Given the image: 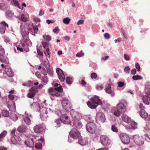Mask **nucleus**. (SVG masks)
Here are the masks:
<instances>
[{
    "label": "nucleus",
    "instance_id": "3c124183",
    "mask_svg": "<svg viewBox=\"0 0 150 150\" xmlns=\"http://www.w3.org/2000/svg\"><path fill=\"white\" fill-rule=\"evenodd\" d=\"M33 27L35 32L34 33H37V32L38 31V28L37 26L36 25H34L33 24Z\"/></svg>",
    "mask_w": 150,
    "mask_h": 150
},
{
    "label": "nucleus",
    "instance_id": "a18cd8bd",
    "mask_svg": "<svg viewBox=\"0 0 150 150\" xmlns=\"http://www.w3.org/2000/svg\"><path fill=\"white\" fill-rule=\"evenodd\" d=\"M5 53L4 50L2 46L0 45V56H2Z\"/></svg>",
    "mask_w": 150,
    "mask_h": 150
},
{
    "label": "nucleus",
    "instance_id": "0eeeda50",
    "mask_svg": "<svg viewBox=\"0 0 150 150\" xmlns=\"http://www.w3.org/2000/svg\"><path fill=\"white\" fill-rule=\"evenodd\" d=\"M135 143L139 146H142L144 143V139L138 136H135L134 138Z\"/></svg>",
    "mask_w": 150,
    "mask_h": 150
},
{
    "label": "nucleus",
    "instance_id": "e2e57ef3",
    "mask_svg": "<svg viewBox=\"0 0 150 150\" xmlns=\"http://www.w3.org/2000/svg\"><path fill=\"white\" fill-rule=\"evenodd\" d=\"M8 97L10 100H12L14 99V96L13 95L9 94L8 95Z\"/></svg>",
    "mask_w": 150,
    "mask_h": 150
},
{
    "label": "nucleus",
    "instance_id": "6e6552de",
    "mask_svg": "<svg viewBox=\"0 0 150 150\" xmlns=\"http://www.w3.org/2000/svg\"><path fill=\"white\" fill-rule=\"evenodd\" d=\"M21 33L23 38V40L24 42H26L28 39V36L29 32L26 31L24 28H21Z\"/></svg>",
    "mask_w": 150,
    "mask_h": 150
},
{
    "label": "nucleus",
    "instance_id": "c9c22d12",
    "mask_svg": "<svg viewBox=\"0 0 150 150\" xmlns=\"http://www.w3.org/2000/svg\"><path fill=\"white\" fill-rule=\"evenodd\" d=\"M132 79L134 80H137L142 79V76L139 75H137L133 76H132Z\"/></svg>",
    "mask_w": 150,
    "mask_h": 150
},
{
    "label": "nucleus",
    "instance_id": "393cba45",
    "mask_svg": "<svg viewBox=\"0 0 150 150\" xmlns=\"http://www.w3.org/2000/svg\"><path fill=\"white\" fill-rule=\"evenodd\" d=\"M139 114L140 116L143 118H146L148 117V114L144 109L141 110Z\"/></svg>",
    "mask_w": 150,
    "mask_h": 150
},
{
    "label": "nucleus",
    "instance_id": "69168bd1",
    "mask_svg": "<svg viewBox=\"0 0 150 150\" xmlns=\"http://www.w3.org/2000/svg\"><path fill=\"white\" fill-rule=\"evenodd\" d=\"M104 37L105 38L107 39H108L110 38V35L108 33H105L104 35Z\"/></svg>",
    "mask_w": 150,
    "mask_h": 150
},
{
    "label": "nucleus",
    "instance_id": "c756f323",
    "mask_svg": "<svg viewBox=\"0 0 150 150\" xmlns=\"http://www.w3.org/2000/svg\"><path fill=\"white\" fill-rule=\"evenodd\" d=\"M23 120L27 125H29L31 124V120L30 119L27 117H24Z\"/></svg>",
    "mask_w": 150,
    "mask_h": 150
},
{
    "label": "nucleus",
    "instance_id": "774afa93",
    "mask_svg": "<svg viewBox=\"0 0 150 150\" xmlns=\"http://www.w3.org/2000/svg\"><path fill=\"white\" fill-rule=\"evenodd\" d=\"M47 42H42V44L44 48H46L47 46Z\"/></svg>",
    "mask_w": 150,
    "mask_h": 150
},
{
    "label": "nucleus",
    "instance_id": "a211bd4d",
    "mask_svg": "<svg viewBox=\"0 0 150 150\" xmlns=\"http://www.w3.org/2000/svg\"><path fill=\"white\" fill-rule=\"evenodd\" d=\"M25 144L27 146L32 147L34 145V142L33 139L28 138L25 142Z\"/></svg>",
    "mask_w": 150,
    "mask_h": 150
},
{
    "label": "nucleus",
    "instance_id": "6ab92c4d",
    "mask_svg": "<svg viewBox=\"0 0 150 150\" xmlns=\"http://www.w3.org/2000/svg\"><path fill=\"white\" fill-rule=\"evenodd\" d=\"M79 143L81 145L85 146L88 144V142L86 138H80L78 139Z\"/></svg>",
    "mask_w": 150,
    "mask_h": 150
},
{
    "label": "nucleus",
    "instance_id": "7c9ffc66",
    "mask_svg": "<svg viewBox=\"0 0 150 150\" xmlns=\"http://www.w3.org/2000/svg\"><path fill=\"white\" fill-rule=\"evenodd\" d=\"M105 91L107 93H110L111 92V86L110 84L108 83L106 85Z\"/></svg>",
    "mask_w": 150,
    "mask_h": 150
},
{
    "label": "nucleus",
    "instance_id": "20e7f679",
    "mask_svg": "<svg viewBox=\"0 0 150 150\" xmlns=\"http://www.w3.org/2000/svg\"><path fill=\"white\" fill-rule=\"evenodd\" d=\"M70 136L72 138L74 139H77L80 136L79 131L74 128H73L69 133Z\"/></svg>",
    "mask_w": 150,
    "mask_h": 150
},
{
    "label": "nucleus",
    "instance_id": "4be33fe9",
    "mask_svg": "<svg viewBox=\"0 0 150 150\" xmlns=\"http://www.w3.org/2000/svg\"><path fill=\"white\" fill-rule=\"evenodd\" d=\"M80 119H76L74 120L73 122V125L77 128H80L82 126V124L80 121H79Z\"/></svg>",
    "mask_w": 150,
    "mask_h": 150
},
{
    "label": "nucleus",
    "instance_id": "49530a36",
    "mask_svg": "<svg viewBox=\"0 0 150 150\" xmlns=\"http://www.w3.org/2000/svg\"><path fill=\"white\" fill-rule=\"evenodd\" d=\"M84 55V53L83 52L81 51H80L78 53L76 54V56L78 57H81Z\"/></svg>",
    "mask_w": 150,
    "mask_h": 150
},
{
    "label": "nucleus",
    "instance_id": "ea45409f",
    "mask_svg": "<svg viewBox=\"0 0 150 150\" xmlns=\"http://www.w3.org/2000/svg\"><path fill=\"white\" fill-rule=\"evenodd\" d=\"M31 107L32 108H34L38 107L40 108V106L36 102H33L31 105Z\"/></svg>",
    "mask_w": 150,
    "mask_h": 150
},
{
    "label": "nucleus",
    "instance_id": "4d7b16f0",
    "mask_svg": "<svg viewBox=\"0 0 150 150\" xmlns=\"http://www.w3.org/2000/svg\"><path fill=\"white\" fill-rule=\"evenodd\" d=\"M118 86L120 87H121L125 85V83L124 82H122L121 81L119 82L118 83Z\"/></svg>",
    "mask_w": 150,
    "mask_h": 150
},
{
    "label": "nucleus",
    "instance_id": "cd10ccee",
    "mask_svg": "<svg viewBox=\"0 0 150 150\" xmlns=\"http://www.w3.org/2000/svg\"><path fill=\"white\" fill-rule=\"evenodd\" d=\"M26 130V128L25 126H22L19 127L17 129V130L20 132H24Z\"/></svg>",
    "mask_w": 150,
    "mask_h": 150
},
{
    "label": "nucleus",
    "instance_id": "09e8293b",
    "mask_svg": "<svg viewBox=\"0 0 150 150\" xmlns=\"http://www.w3.org/2000/svg\"><path fill=\"white\" fill-rule=\"evenodd\" d=\"M97 74L95 73H92L91 74V77L92 79H96L97 77Z\"/></svg>",
    "mask_w": 150,
    "mask_h": 150
},
{
    "label": "nucleus",
    "instance_id": "4c0bfd02",
    "mask_svg": "<svg viewBox=\"0 0 150 150\" xmlns=\"http://www.w3.org/2000/svg\"><path fill=\"white\" fill-rule=\"evenodd\" d=\"M11 3L12 4H13L14 5L18 7L19 9H23V8H21L18 2L16 1H14L13 0V1L11 2Z\"/></svg>",
    "mask_w": 150,
    "mask_h": 150
},
{
    "label": "nucleus",
    "instance_id": "bf43d9fd",
    "mask_svg": "<svg viewBox=\"0 0 150 150\" xmlns=\"http://www.w3.org/2000/svg\"><path fill=\"white\" fill-rule=\"evenodd\" d=\"M62 122L61 119H57L55 121L56 123L58 125H59Z\"/></svg>",
    "mask_w": 150,
    "mask_h": 150
},
{
    "label": "nucleus",
    "instance_id": "423d86ee",
    "mask_svg": "<svg viewBox=\"0 0 150 150\" xmlns=\"http://www.w3.org/2000/svg\"><path fill=\"white\" fill-rule=\"evenodd\" d=\"M71 115L73 120L80 119L81 117V114L74 109L71 110L70 111Z\"/></svg>",
    "mask_w": 150,
    "mask_h": 150
},
{
    "label": "nucleus",
    "instance_id": "b1692460",
    "mask_svg": "<svg viewBox=\"0 0 150 150\" xmlns=\"http://www.w3.org/2000/svg\"><path fill=\"white\" fill-rule=\"evenodd\" d=\"M87 105L89 108L91 109L96 108L97 105L96 104H95V103L93 101L91 100V99L90 101L88 102Z\"/></svg>",
    "mask_w": 150,
    "mask_h": 150
},
{
    "label": "nucleus",
    "instance_id": "dca6fc26",
    "mask_svg": "<svg viewBox=\"0 0 150 150\" xmlns=\"http://www.w3.org/2000/svg\"><path fill=\"white\" fill-rule=\"evenodd\" d=\"M6 26L8 27V25L5 21H3L0 23V33L3 34L5 33Z\"/></svg>",
    "mask_w": 150,
    "mask_h": 150
},
{
    "label": "nucleus",
    "instance_id": "052dcab7",
    "mask_svg": "<svg viewBox=\"0 0 150 150\" xmlns=\"http://www.w3.org/2000/svg\"><path fill=\"white\" fill-rule=\"evenodd\" d=\"M41 72L45 76L47 75V72L46 69L45 68H43L41 71Z\"/></svg>",
    "mask_w": 150,
    "mask_h": 150
},
{
    "label": "nucleus",
    "instance_id": "5701e85b",
    "mask_svg": "<svg viewBox=\"0 0 150 150\" xmlns=\"http://www.w3.org/2000/svg\"><path fill=\"white\" fill-rule=\"evenodd\" d=\"M121 117L122 119L126 123H129L131 121L130 118L125 114L122 115Z\"/></svg>",
    "mask_w": 150,
    "mask_h": 150
},
{
    "label": "nucleus",
    "instance_id": "1a4fd4ad",
    "mask_svg": "<svg viewBox=\"0 0 150 150\" xmlns=\"http://www.w3.org/2000/svg\"><path fill=\"white\" fill-rule=\"evenodd\" d=\"M60 119L62 122L64 124H69L71 123L70 120L67 114H62Z\"/></svg>",
    "mask_w": 150,
    "mask_h": 150
},
{
    "label": "nucleus",
    "instance_id": "a19ab883",
    "mask_svg": "<svg viewBox=\"0 0 150 150\" xmlns=\"http://www.w3.org/2000/svg\"><path fill=\"white\" fill-rule=\"evenodd\" d=\"M35 148L38 149H42V144L40 142L36 143L35 146Z\"/></svg>",
    "mask_w": 150,
    "mask_h": 150
},
{
    "label": "nucleus",
    "instance_id": "f03ea898",
    "mask_svg": "<svg viewBox=\"0 0 150 150\" xmlns=\"http://www.w3.org/2000/svg\"><path fill=\"white\" fill-rule=\"evenodd\" d=\"M86 128L87 130L90 133H94L96 129V126L95 123L91 122L88 123Z\"/></svg>",
    "mask_w": 150,
    "mask_h": 150
},
{
    "label": "nucleus",
    "instance_id": "680f3d73",
    "mask_svg": "<svg viewBox=\"0 0 150 150\" xmlns=\"http://www.w3.org/2000/svg\"><path fill=\"white\" fill-rule=\"evenodd\" d=\"M125 59L126 60H129L130 59L129 56L126 54H125L124 55Z\"/></svg>",
    "mask_w": 150,
    "mask_h": 150
},
{
    "label": "nucleus",
    "instance_id": "412c9836",
    "mask_svg": "<svg viewBox=\"0 0 150 150\" xmlns=\"http://www.w3.org/2000/svg\"><path fill=\"white\" fill-rule=\"evenodd\" d=\"M36 89L33 88H31L30 90V92L28 94V96L29 98H32L33 97L35 93Z\"/></svg>",
    "mask_w": 150,
    "mask_h": 150
},
{
    "label": "nucleus",
    "instance_id": "f3484780",
    "mask_svg": "<svg viewBox=\"0 0 150 150\" xmlns=\"http://www.w3.org/2000/svg\"><path fill=\"white\" fill-rule=\"evenodd\" d=\"M117 110H119L121 112H124L126 110L125 106L122 103H120L117 105Z\"/></svg>",
    "mask_w": 150,
    "mask_h": 150
},
{
    "label": "nucleus",
    "instance_id": "a878e982",
    "mask_svg": "<svg viewBox=\"0 0 150 150\" xmlns=\"http://www.w3.org/2000/svg\"><path fill=\"white\" fill-rule=\"evenodd\" d=\"M50 91H56L62 93L63 92V88L61 86H59V87L55 88H50Z\"/></svg>",
    "mask_w": 150,
    "mask_h": 150
},
{
    "label": "nucleus",
    "instance_id": "6e6d98bb",
    "mask_svg": "<svg viewBox=\"0 0 150 150\" xmlns=\"http://www.w3.org/2000/svg\"><path fill=\"white\" fill-rule=\"evenodd\" d=\"M37 51L38 55L41 57H42L43 55V53L42 52L40 51L39 49H37Z\"/></svg>",
    "mask_w": 150,
    "mask_h": 150
},
{
    "label": "nucleus",
    "instance_id": "338daca9",
    "mask_svg": "<svg viewBox=\"0 0 150 150\" xmlns=\"http://www.w3.org/2000/svg\"><path fill=\"white\" fill-rule=\"evenodd\" d=\"M35 75L38 78H40L41 77V74L39 72H36L35 73Z\"/></svg>",
    "mask_w": 150,
    "mask_h": 150
},
{
    "label": "nucleus",
    "instance_id": "bb28decb",
    "mask_svg": "<svg viewBox=\"0 0 150 150\" xmlns=\"http://www.w3.org/2000/svg\"><path fill=\"white\" fill-rule=\"evenodd\" d=\"M142 100L144 103L147 105L150 103V98L146 96H143L142 97Z\"/></svg>",
    "mask_w": 150,
    "mask_h": 150
},
{
    "label": "nucleus",
    "instance_id": "9b49d317",
    "mask_svg": "<svg viewBox=\"0 0 150 150\" xmlns=\"http://www.w3.org/2000/svg\"><path fill=\"white\" fill-rule=\"evenodd\" d=\"M100 139L101 143L104 146H107L109 144L108 142V138L106 136L104 135H101L100 137Z\"/></svg>",
    "mask_w": 150,
    "mask_h": 150
},
{
    "label": "nucleus",
    "instance_id": "79ce46f5",
    "mask_svg": "<svg viewBox=\"0 0 150 150\" xmlns=\"http://www.w3.org/2000/svg\"><path fill=\"white\" fill-rule=\"evenodd\" d=\"M122 112H121V111L118 110L115 111L113 113L114 115L116 117H119L120 115L121 114Z\"/></svg>",
    "mask_w": 150,
    "mask_h": 150
},
{
    "label": "nucleus",
    "instance_id": "58836bf2",
    "mask_svg": "<svg viewBox=\"0 0 150 150\" xmlns=\"http://www.w3.org/2000/svg\"><path fill=\"white\" fill-rule=\"evenodd\" d=\"M21 20L24 22H26L28 21L27 18L23 14H22L21 15Z\"/></svg>",
    "mask_w": 150,
    "mask_h": 150
},
{
    "label": "nucleus",
    "instance_id": "de8ad7c7",
    "mask_svg": "<svg viewBox=\"0 0 150 150\" xmlns=\"http://www.w3.org/2000/svg\"><path fill=\"white\" fill-rule=\"evenodd\" d=\"M130 70V69L129 68V67L128 66H127L125 67V68L124 71L127 74H129Z\"/></svg>",
    "mask_w": 150,
    "mask_h": 150
},
{
    "label": "nucleus",
    "instance_id": "4468645a",
    "mask_svg": "<svg viewBox=\"0 0 150 150\" xmlns=\"http://www.w3.org/2000/svg\"><path fill=\"white\" fill-rule=\"evenodd\" d=\"M48 93L49 94L52 96H56L57 97H60L62 96L61 94L62 93L59 92L57 91H50V88L49 89L48 91Z\"/></svg>",
    "mask_w": 150,
    "mask_h": 150
},
{
    "label": "nucleus",
    "instance_id": "0e129e2a",
    "mask_svg": "<svg viewBox=\"0 0 150 150\" xmlns=\"http://www.w3.org/2000/svg\"><path fill=\"white\" fill-rule=\"evenodd\" d=\"M96 88L98 90H100L103 88V86L102 85L100 86L97 85L96 86Z\"/></svg>",
    "mask_w": 150,
    "mask_h": 150
},
{
    "label": "nucleus",
    "instance_id": "37998d69",
    "mask_svg": "<svg viewBox=\"0 0 150 150\" xmlns=\"http://www.w3.org/2000/svg\"><path fill=\"white\" fill-rule=\"evenodd\" d=\"M111 129L113 132H117L118 131V130L117 128L114 125H113L112 126Z\"/></svg>",
    "mask_w": 150,
    "mask_h": 150
},
{
    "label": "nucleus",
    "instance_id": "c85d7f7f",
    "mask_svg": "<svg viewBox=\"0 0 150 150\" xmlns=\"http://www.w3.org/2000/svg\"><path fill=\"white\" fill-rule=\"evenodd\" d=\"M10 118L14 121H16L18 119V117L14 113H11L10 115Z\"/></svg>",
    "mask_w": 150,
    "mask_h": 150
},
{
    "label": "nucleus",
    "instance_id": "e433bc0d",
    "mask_svg": "<svg viewBox=\"0 0 150 150\" xmlns=\"http://www.w3.org/2000/svg\"><path fill=\"white\" fill-rule=\"evenodd\" d=\"M43 38L45 39L47 41L49 42L51 40V37L50 35H43Z\"/></svg>",
    "mask_w": 150,
    "mask_h": 150
},
{
    "label": "nucleus",
    "instance_id": "864d4df0",
    "mask_svg": "<svg viewBox=\"0 0 150 150\" xmlns=\"http://www.w3.org/2000/svg\"><path fill=\"white\" fill-rule=\"evenodd\" d=\"M121 31L124 36V38H125V39H127V35L125 33V31L122 28Z\"/></svg>",
    "mask_w": 150,
    "mask_h": 150
},
{
    "label": "nucleus",
    "instance_id": "13d9d810",
    "mask_svg": "<svg viewBox=\"0 0 150 150\" xmlns=\"http://www.w3.org/2000/svg\"><path fill=\"white\" fill-rule=\"evenodd\" d=\"M135 66L136 68L137 69V71H140V67L139 64L138 63H135Z\"/></svg>",
    "mask_w": 150,
    "mask_h": 150
},
{
    "label": "nucleus",
    "instance_id": "39448f33",
    "mask_svg": "<svg viewBox=\"0 0 150 150\" xmlns=\"http://www.w3.org/2000/svg\"><path fill=\"white\" fill-rule=\"evenodd\" d=\"M45 127L43 124H40L35 126L33 128L34 132L37 133H40L45 129Z\"/></svg>",
    "mask_w": 150,
    "mask_h": 150
},
{
    "label": "nucleus",
    "instance_id": "ddd939ff",
    "mask_svg": "<svg viewBox=\"0 0 150 150\" xmlns=\"http://www.w3.org/2000/svg\"><path fill=\"white\" fill-rule=\"evenodd\" d=\"M96 119L97 120L100 121L102 122H104L105 120L104 115L101 112L98 113L96 115Z\"/></svg>",
    "mask_w": 150,
    "mask_h": 150
},
{
    "label": "nucleus",
    "instance_id": "f704fd0d",
    "mask_svg": "<svg viewBox=\"0 0 150 150\" xmlns=\"http://www.w3.org/2000/svg\"><path fill=\"white\" fill-rule=\"evenodd\" d=\"M132 128L133 129H135L137 127V123L133 121H131V123Z\"/></svg>",
    "mask_w": 150,
    "mask_h": 150
},
{
    "label": "nucleus",
    "instance_id": "9d476101",
    "mask_svg": "<svg viewBox=\"0 0 150 150\" xmlns=\"http://www.w3.org/2000/svg\"><path fill=\"white\" fill-rule=\"evenodd\" d=\"M11 140L12 144L15 145L20 144L21 141V138L17 136H14L12 137Z\"/></svg>",
    "mask_w": 150,
    "mask_h": 150
},
{
    "label": "nucleus",
    "instance_id": "72a5a7b5",
    "mask_svg": "<svg viewBox=\"0 0 150 150\" xmlns=\"http://www.w3.org/2000/svg\"><path fill=\"white\" fill-rule=\"evenodd\" d=\"M71 21V19L69 17H66L64 18L63 20V22L64 23L66 24H68Z\"/></svg>",
    "mask_w": 150,
    "mask_h": 150
},
{
    "label": "nucleus",
    "instance_id": "5fc2aeb1",
    "mask_svg": "<svg viewBox=\"0 0 150 150\" xmlns=\"http://www.w3.org/2000/svg\"><path fill=\"white\" fill-rule=\"evenodd\" d=\"M59 31V29L58 27H55L53 30V31L55 33H58Z\"/></svg>",
    "mask_w": 150,
    "mask_h": 150
},
{
    "label": "nucleus",
    "instance_id": "2eb2a0df",
    "mask_svg": "<svg viewBox=\"0 0 150 150\" xmlns=\"http://www.w3.org/2000/svg\"><path fill=\"white\" fill-rule=\"evenodd\" d=\"M91 100H92L97 105H102V103L99 97L96 96H95L91 98Z\"/></svg>",
    "mask_w": 150,
    "mask_h": 150
},
{
    "label": "nucleus",
    "instance_id": "7ed1b4c3",
    "mask_svg": "<svg viewBox=\"0 0 150 150\" xmlns=\"http://www.w3.org/2000/svg\"><path fill=\"white\" fill-rule=\"evenodd\" d=\"M120 137L123 143L125 144H128L130 142L129 137L124 133H121L120 134Z\"/></svg>",
    "mask_w": 150,
    "mask_h": 150
},
{
    "label": "nucleus",
    "instance_id": "c03bdc74",
    "mask_svg": "<svg viewBox=\"0 0 150 150\" xmlns=\"http://www.w3.org/2000/svg\"><path fill=\"white\" fill-rule=\"evenodd\" d=\"M66 81L67 84H71L72 82V79L70 77H67L66 79Z\"/></svg>",
    "mask_w": 150,
    "mask_h": 150
},
{
    "label": "nucleus",
    "instance_id": "2f4dec72",
    "mask_svg": "<svg viewBox=\"0 0 150 150\" xmlns=\"http://www.w3.org/2000/svg\"><path fill=\"white\" fill-rule=\"evenodd\" d=\"M6 131H4L0 134V142L2 141L6 136Z\"/></svg>",
    "mask_w": 150,
    "mask_h": 150
},
{
    "label": "nucleus",
    "instance_id": "aec40b11",
    "mask_svg": "<svg viewBox=\"0 0 150 150\" xmlns=\"http://www.w3.org/2000/svg\"><path fill=\"white\" fill-rule=\"evenodd\" d=\"M5 72L6 74L10 77H12L13 76V72L12 69L7 67L5 69Z\"/></svg>",
    "mask_w": 150,
    "mask_h": 150
},
{
    "label": "nucleus",
    "instance_id": "f257e3e1",
    "mask_svg": "<svg viewBox=\"0 0 150 150\" xmlns=\"http://www.w3.org/2000/svg\"><path fill=\"white\" fill-rule=\"evenodd\" d=\"M62 104L63 108L66 111H69L72 108L71 103L66 98H63L62 101Z\"/></svg>",
    "mask_w": 150,
    "mask_h": 150
},
{
    "label": "nucleus",
    "instance_id": "8fccbe9b",
    "mask_svg": "<svg viewBox=\"0 0 150 150\" xmlns=\"http://www.w3.org/2000/svg\"><path fill=\"white\" fill-rule=\"evenodd\" d=\"M42 81L43 82L47 83L48 82V80L47 76H44L42 78Z\"/></svg>",
    "mask_w": 150,
    "mask_h": 150
},
{
    "label": "nucleus",
    "instance_id": "f8f14e48",
    "mask_svg": "<svg viewBox=\"0 0 150 150\" xmlns=\"http://www.w3.org/2000/svg\"><path fill=\"white\" fill-rule=\"evenodd\" d=\"M56 72L59 75V78L60 80L62 81H64L65 80V77L63 71L59 68H57Z\"/></svg>",
    "mask_w": 150,
    "mask_h": 150
},
{
    "label": "nucleus",
    "instance_id": "603ef678",
    "mask_svg": "<svg viewBox=\"0 0 150 150\" xmlns=\"http://www.w3.org/2000/svg\"><path fill=\"white\" fill-rule=\"evenodd\" d=\"M44 53L46 56H47V55L49 56V57L50 56V52H49V49L48 48H47L46 49L45 51L44 52Z\"/></svg>",
    "mask_w": 150,
    "mask_h": 150
},
{
    "label": "nucleus",
    "instance_id": "473e14b6",
    "mask_svg": "<svg viewBox=\"0 0 150 150\" xmlns=\"http://www.w3.org/2000/svg\"><path fill=\"white\" fill-rule=\"evenodd\" d=\"M2 115L4 117H7L9 115V112L6 110H4L2 111Z\"/></svg>",
    "mask_w": 150,
    "mask_h": 150
}]
</instances>
